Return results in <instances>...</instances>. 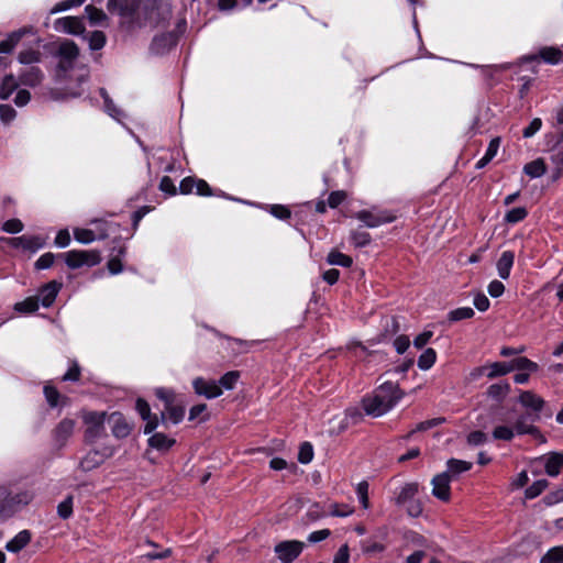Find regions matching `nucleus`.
<instances>
[{
  "instance_id": "f257e3e1",
  "label": "nucleus",
  "mask_w": 563,
  "mask_h": 563,
  "mask_svg": "<svg viewBox=\"0 0 563 563\" xmlns=\"http://www.w3.org/2000/svg\"><path fill=\"white\" fill-rule=\"evenodd\" d=\"M402 396V391L396 384L385 382L372 395L363 398L362 406L366 415L377 418L393 409Z\"/></svg>"
},
{
  "instance_id": "f03ea898",
  "label": "nucleus",
  "mask_w": 563,
  "mask_h": 563,
  "mask_svg": "<svg viewBox=\"0 0 563 563\" xmlns=\"http://www.w3.org/2000/svg\"><path fill=\"white\" fill-rule=\"evenodd\" d=\"M34 498L33 492L22 489L13 493L7 485H0V516L12 517Z\"/></svg>"
},
{
  "instance_id": "7ed1b4c3",
  "label": "nucleus",
  "mask_w": 563,
  "mask_h": 563,
  "mask_svg": "<svg viewBox=\"0 0 563 563\" xmlns=\"http://www.w3.org/2000/svg\"><path fill=\"white\" fill-rule=\"evenodd\" d=\"M62 256L70 269L92 267L101 262V254L97 250H71Z\"/></svg>"
},
{
  "instance_id": "20e7f679",
  "label": "nucleus",
  "mask_w": 563,
  "mask_h": 563,
  "mask_svg": "<svg viewBox=\"0 0 563 563\" xmlns=\"http://www.w3.org/2000/svg\"><path fill=\"white\" fill-rule=\"evenodd\" d=\"M108 416L104 411H87L82 415V421L87 426L85 437L89 442L106 434L104 422Z\"/></svg>"
},
{
  "instance_id": "39448f33",
  "label": "nucleus",
  "mask_w": 563,
  "mask_h": 563,
  "mask_svg": "<svg viewBox=\"0 0 563 563\" xmlns=\"http://www.w3.org/2000/svg\"><path fill=\"white\" fill-rule=\"evenodd\" d=\"M57 55L59 58L57 76L63 78L67 76L68 71L74 69L79 49L73 41L66 40L59 44Z\"/></svg>"
},
{
  "instance_id": "423d86ee",
  "label": "nucleus",
  "mask_w": 563,
  "mask_h": 563,
  "mask_svg": "<svg viewBox=\"0 0 563 563\" xmlns=\"http://www.w3.org/2000/svg\"><path fill=\"white\" fill-rule=\"evenodd\" d=\"M5 243L22 252L34 254L45 245V239L42 235L24 234L16 238L4 239Z\"/></svg>"
},
{
  "instance_id": "0eeeda50",
  "label": "nucleus",
  "mask_w": 563,
  "mask_h": 563,
  "mask_svg": "<svg viewBox=\"0 0 563 563\" xmlns=\"http://www.w3.org/2000/svg\"><path fill=\"white\" fill-rule=\"evenodd\" d=\"M115 450L111 445H102L90 450L80 461V467L84 471H91L114 454Z\"/></svg>"
},
{
  "instance_id": "6e6552de",
  "label": "nucleus",
  "mask_w": 563,
  "mask_h": 563,
  "mask_svg": "<svg viewBox=\"0 0 563 563\" xmlns=\"http://www.w3.org/2000/svg\"><path fill=\"white\" fill-rule=\"evenodd\" d=\"M303 542L297 540L282 541L275 545V553L283 563H291L303 550Z\"/></svg>"
},
{
  "instance_id": "1a4fd4ad",
  "label": "nucleus",
  "mask_w": 563,
  "mask_h": 563,
  "mask_svg": "<svg viewBox=\"0 0 563 563\" xmlns=\"http://www.w3.org/2000/svg\"><path fill=\"white\" fill-rule=\"evenodd\" d=\"M169 14L170 12L167 7L158 4L154 0L153 2L144 7V22H141L140 26H157L161 22L165 21L169 16Z\"/></svg>"
},
{
  "instance_id": "9d476101",
  "label": "nucleus",
  "mask_w": 563,
  "mask_h": 563,
  "mask_svg": "<svg viewBox=\"0 0 563 563\" xmlns=\"http://www.w3.org/2000/svg\"><path fill=\"white\" fill-rule=\"evenodd\" d=\"M355 218L368 228H377L382 224L393 222L395 216L387 211L361 210L355 213Z\"/></svg>"
},
{
  "instance_id": "9b49d317",
  "label": "nucleus",
  "mask_w": 563,
  "mask_h": 563,
  "mask_svg": "<svg viewBox=\"0 0 563 563\" xmlns=\"http://www.w3.org/2000/svg\"><path fill=\"white\" fill-rule=\"evenodd\" d=\"M177 44V35L174 32L162 33L154 36L150 45L153 55H165Z\"/></svg>"
},
{
  "instance_id": "f8f14e48",
  "label": "nucleus",
  "mask_w": 563,
  "mask_h": 563,
  "mask_svg": "<svg viewBox=\"0 0 563 563\" xmlns=\"http://www.w3.org/2000/svg\"><path fill=\"white\" fill-rule=\"evenodd\" d=\"M54 29L57 32L80 35L85 32V25L80 18L64 16L59 18L54 23Z\"/></svg>"
},
{
  "instance_id": "ddd939ff",
  "label": "nucleus",
  "mask_w": 563,
  "mask_h": 563,
  "mask_svg": "<svg viewBox=\"0 0 563 563\" xmlns=\"http://www.w3.org/2000/svg\"><path fill=\"white\" fill-rule=\"evenodd\" d=\"M192 387L197 395L203 396L208 399L217 398L222 394V389L216 380H208L202 377L195 378Z\"/></svg>"
},
{
  "instance_id": "4468645a",
  "label": "nucleus",
  "mask_w": 563,
  "mask_h": 563,
  "mask_svg": "<svg viewBox=\"0 0 563 563\" xmlns=\"http://www.w3.org/2000/svg\"><path fill=\"white\" fill-rule=\"evenodd\" d=\"M451 477L448 473H441L432 478V495L442 500L449 501L451 497Z\"/></svg>"
},
{
  "instance_id": "2eb2a0df",
  "label": "nucleus",
  "mask_w": 563,
  "mask_h": 563,
  "mask_svg": "<svg viewBox=\"0 0 563 563\" xmlns=\"http://www.w3.org/2000/svg\"><path fill=\"white\" fill-rule=\"evenodd\" d=\"M540 418L537 417V413H529L525 412L521 413L515 421L514 428L517 432V435H523V434H536L539 432L538 428L534 427V423Z\"/></svg>"
},
{
  "instance_id": "dca6fc26",
  "label": "nucleus",
  "mask_w": 563,
  "mask_h": 563,
  "mask_svg": "<svg viewBox=\"0 0 563 563\" xmlns=\"http://www.w3.org/2000/svg\"><path fill=\"white\" fill-rule=\"evenodd\" d=\"M549 159L552 164L551 180L556 181L563 175V140L559 141L551 150Z\"/></svg>"
},
{
  "instance_id": "f3484780",
  "label": "nucleus",
  "mask_w": 563,
  "mask_h": 563,
  "mask_svg": "<svg viewBox=\"0 0 563 563\" xmlns=\"http://www.w3.org/2000/svg\"><path fill=\"white\" fill-rule=\"evenodd\" d=\"M108 423L112 434L118 439H124L131 433L132 427L121 412H112L108 416Z\"/></svg>"
},
{
  "instance_id": "a211bd4d",
  "label": "nucleus",
  "mask_w": 563,
  "mask_h": 563,
  "mask_svg": "<svg viewBox=\"0 0 563 563\" xmlns=\"http://www.w3.org/2000/svg\"><path fill=\"white\" fill-rule=\"evenodd\" d=\"M519 402L527 409L529 413H537L540 418V412L544 406V400L530 390L521 391L519 395Z\"/></svg>"
},
{
  "instance_id": "6ab92c4d",
  "label": "nucleus",
  "mask_w": 563,
  "mask_h": 563,
  "mask_svg": "<svg viewBox=\"0 0 563 563\" xmlns=\"http://www.w3.org/2000/svg\"><path fill=\"white\" fill-rule=\"evenodd\" d=\"M544 463L545 473L551 477H556L563 468V453L551 452L539 457Z\"/></svg>"
},
{
  "instance_id": "aec40b11",
  "label": "nucleus",
  "mask_w": 563,
  "mask_h": 563,
  "mask_svg": "<svg viewBox=\"0 0 563 563\" xmlns=\"http://www.w3.org/2000/svg\"><path fill=\"white\" fill-rule=\"evenodd\" d=\"M136 410L142 419L146 422L144 427V433L148 434L153 432L158 426V418L156 415L151 413L150 405L143 399H137Z\"/></svg>"
},
{
  "instance_id": "412c9836",
  "label": "nucleus",
  "mask_w": 563,
  "mask_h": 563,
  "mask_svg": "<svg viewBox=\"0 0 563 563\" xmlns=\"http://www.w3.org/2000/svg\"><path fill=\"white\" fill-rule=\"evenodd\" d=\"M26 34H34L33 27H22L18 31L12 32L7 38L0 42V53L9 54L16 46L20 40Z\"/></svg>"
},
{
  "instance_id": "4be33fe9",
  "label": "nucleus",
  "mask_w": 563,
  "mask_h": 563,
  "mask_svg": "<svg viewBox=\"0 0 563 563\" xmlns=\"http://www.w3.org/2000/svg\"><path fill=\"white\" fill-rule=\"evenodd\" d=\"M62 288V284L53 280L44 285L38 292V298L43 307L48 308L55 301L59 290Z\"/></svg>"
},
{
  "instance_id": "5701e85b",
  "label": "nucleus",
  "mask_w": 563,
  "mask_h": 563,
  "mask_svg": "<svg viewBox=\"0 0 563 563\" xmlns=\"http://www.w3.org/2000/svg\"><path fill=\"white\" fill-rule=\"evenodd\" d=\"M515 262V254L512 251H504L497 261L496 267L498 276L501 279H508Z\"/></svg>"
},
{
  "instance_id": "b1692460",
  "label": "nucleus",
  "mask_w": 563,
  "mask_h": 563,
  "mask_svg": "<svg viewBox=\"0 0 563 563\" xmlns=\"http://www.w3.org/2000/svg\"><path fill=\"white\" fill-rule=\"evenodd\" d=\"M74 238L77 242L81 244H89L96 240H103L104 232L103 231H95L91 229L85 228H75L74 229Z\"/></svg>"
},
{
  "instance_id": "393cba45",
  "label": "nucleus",
  "mask_w": 563,
  "mask_h": 563,
  "mask_svg": "<svg viewBox=\"0 0 563 563\" xmlns=\"http://www.w3.org/2000/svg\"><path fill=\"white\" fill-rule=\"evenodd\" d=\"M99 91H100V96L103 98L104 111L112 119H114L119 123H122L123 119L126 118V114L113 103V101L111 100V98L109 97V95L104 88H100Z\"/></svg>"
},
{
  "instance_id": "a878e982",
  "label": "nucleus",
  "mask_w": 563,
  "mask_h": 563,
  "mask_svg": "<svg viewBox=\"0 0 563 563\" xmlns=\"http://www.w3.org/2000/svg\"><path fill=\"white\" fill-rule=\"evenodd\" d=\"M31 541V533L29 530H22L20 531L13 539H11L7 545L5 549L9 552L18 553L23 548H25L29 542Z\"/></svg>"
},
{
  "instance_id": "bb28decb",
  "label": "nucleus",
  "mask_w": 563,
  "mask_h": 563,
  "mask_svg": "<svg viewBox=\"0 0 563 563\" xmlns=\"http://www.w3.org/2000/svg\"><path fill=\"white\" fill-rule=\"evenodd\" d=\"M176 443L175 439L167 437L164 433H154L148 439V445L158 451H167Z\"/></svg>"
},
{
  "instance_id": "cd10ccee",
  "label": "nucleus",
  "mask_w": 563,
  "mask_h": 563,
  "mask_svg": "<svg viewBox=\"0 0 563 563\" xmlns=\"http://www.w3.org/2000/svg\"><path fill=\"white\" fill-rule=\"evenodd\" d=\"M523 173L530 178H539L547 173V164L543 158H537L523 166Z\"/></svg>"
},
{
  "instance_id": "c85d7f7f",
  "label": "nucleus",
  "mask_w": 563,
  "mask_h": 563,
  "mask_svg": "<svg viewBox=\"0 0 563 563\" xmlns=\"http://www.w3.org/2000/svg\"><path fill=\"white\" fill-rule=\"evenodd\" d=\"M75 421L71 419L62 420L55 429V439L64 443L74 432Z\"/></svg>"
},
{
  "instance_id": "c756f323",
  "label": "nucleus",
  "mask_w": 563,
  "mask_h": 563,
  "mask_svg": "<svg viewBox=\"0 0 563 563\" xmlns=\"http://www.w3.org/2000/svg\"><path fill=\"white\" fill-rule=\"evenodd\" d=\"M185 416V409L180 405H176L175 402L164 407L162 412V418L169 420L172 423H179Z\"/></svg>"
},
{
  "instance_id": "7c9ffc66",
  "label": "nucleus",
  "mask_w": 563,
  "mask_h": 563,
  "mask_svg": "<svg viewBox=\"0 0 563 563\" xmlns=\"http://www.w3.org/2000/svg\"><path fill=\"white\" fill-rule=\"evenodd\" d=\"M124 255H125V247H123V246H120L118 250H115V249L112 250L111 256L107 264L110 274L117 275L122 272L123 266H122L121 258Z\"/></svg>"
},
{
  "instance_id": "2f4dec72",
  "label": "nucleus",
  "mask_w": 563,
  "mask_h": 563,
  "mask_svg": "<svg viewBox=\"0 0 563 563\" xmlns=\"http://www.w3.org/2000/svg\"><path fill=\"white\" fill-rule=\"evenodd\" d=\"M43 79L42 71L36 67H31L20 75V84L29 87H35Z\"/></svg>"
},
{
  "instance_id": "473e14b6",
  "label": "nucleus",
  "mask_w": 563,
  "mask_h": 563,
  "mask_svg": "<svg viewBox=\"0 0 563 563\" xmlns=\"http://www.w3.org/2000/svg\"><path fill=\"white\" fill-rule=\"evenodd\" d=\"M418 493V484L409 483L401 487L399 494L396 497V503L398 505H406L407 503L413 500L416 494Z\"/></svg>"
},
{
  "instance_id": "72a5a7b5",
  "label": "nucleus",
  "mask_w": 563,
  "mask_h": 563,
  "mask_svg": "<svg viewBox=\"0 0 563 563\" xmlns=\"http://www.w3.org/2000/svg\"><path fill=\"white\" fill-rule=\"evenodd\" d=\"M20 81L14 76L8 75L3 78L0 87V99L7 100L18 89Z\"/></svg>"
},
{
  "instance_id": "f704fd0d",
  "label": "nucleus",
  "mask_w": 563,
  "mask_h": 563,
  "mask_svg": "<svg viewBox=\"0 0 563 563\" xmlns=\"http://www.w3.org/2000/svg\"><path fill=\"white\" fill-rule=\"evenodd\" d=\"M437 361L435 350L428 347L418 357L417 365L421 371L430 369Z\"/></svg>"
},
{
  "instance_id": "c9c22d12",
  "label": "nucleus",
  "mask_w": 563,
  "mask_h": 563,
  "mask_svg": "<svg viewBox=\"0 0 563 563\" xmlns=\"http://www.w3.org/2000/svg\"><path fill=\"white\" fill-rule=\"evenodd\" d=\"M446 465H448V470L444 473H448L450 476L451 475L457 476L461 473L467 472L472 467L471 462L456 460V459L449 460Z\"/></svg>"
},
{
  "instance_id": "e433bc0d",
  "label": "nucleus",
  "mask_w": 563,
  "mask_h": 563,
  "mask_svg": "<svg viewBox=\"0 0 563 563\" xmlns=\"http://www.w3.org/2000/svg\"><path fill=\"white\" fill-rule=\"evenodd\" d=\"M327 263L329 265H338L342 267H350L353 263L352 257L345 255L339 251H331L327 256Z\"/></svg>"
},
{
  "instance_id": "4c0bfd02",
  "label": "nucleus",
  "mask_w": 563,
  "mask_h": 563,
  "mask_svg": "<svg viewBox=\"0 0 563 563\" xmlns=\"http://www.w3.org/2000/svg\"><path fill=\"white\" fill-rule=\"evenodd\" d=\"M540 57L549 64L555 65L563 62V53L559 48L544 47L540 51Z\"/></svg>"
},
{
  "instance_id": "58836bf2",
  "label": "nucleus",
  "mask_w": 563,
  "mask_h": 563,
  "mask_svg": "<svg viewBox=\"0 0 563 563\" xmlns=\"http://www.w3.org/2000/svg\"><path fill=\"white\" fill-rule=\"evenodd\" d=\"M528 216V210L525 207H517L508 210L504 217V221L508 224H516L523 221Z\"/></svg>"
},
{
  "instance_id": "ea45409f",
  "label": "nucleus",
  "mask_w": 563,
  "mask_h": 563,
  "mask_svg": "<svg viewBox=\"0 0 563 563\" xmlns=\"http://www.w3.org/2000/svg\"><path fill=\"white\" fill-rule=\"evenodd\" d=\"M515 435H517V432L514 426L500 424L495 427L493 430V438L495 440L511 441Z\"/></svg>"
},
{
  "instance_id": "a19ab883",
  "label": "nucleus",
  "mask_w": 563,
  "mask_h": 563,
  "mask_svg": "<svg viewBox=\"0 0 563 563\" xmlns=\"http://www.w3.org/2000/svg\"><path fill=\"white\" fill-rule=\"evenodd\" d=\"M539 563H563V545L549 549Z\"/></svg>"
},
{
  "instance_id": "79ce46f5",
  "label": "nucleus",
  "mask_w": 563,
  "mask_h": 563,
  "mask_svg": "<svg viewBox=\"0 0 563 563\" xmlns=\"http://www.w3.org/2000/svg\"><path fill=\"white\" fill-rule=\"evenodd\" d=\"M38 309V299L36 297H27L14 305V310L20 313H32Z\"/></svg>"
},
{
  "instance_id": "37998d69",
  "label": "nucleus",
  "mask_w": 563,
  "mask_h": 563,
  "mask_svg": "<svg viewBox=\"0 0 563 563\" xmlns=\"http://www.w3.org/2000/svg\"><path fill=\"white\" fill-rule=\"evenodd\" d=\"M329 516L345 518L354 514V507L349 504L333 503L329 506Z\"/></svg>"
},
{
  "instance_id": "c03bdc74",
  "label": "nucleus",
  "mask_w": 563,
  "mask_h": 563,
  "mask_svg": "<svg viewBox=\"0 0 563 563\" xmlns=\"http://www.w3.org/2000/svg\"><path fill=\"white\" fill-rule=\"evenodd\" d=\"M511 371H527V372H537L539 366L536 362L527 358V357H517L510 362Z\"/></svg>"
},
{
  "instance_id": "a18cd8bd",
  "label": "nucleus",
  "mask_w": 563,
  "mask_h": 563,
  "mask_svg": "<svg viewBox=\"0 0 563 563\" xmlns=\"http://www.w3.org/2000/svg\"><path fill=\"white\" fill-rule=\"evenodd\" d=\"M44 395L48 405L53 408L63 405V400L66 399L65 397H62L58 390L52 385L44 386Z\"/></svg>"
},
{
  "instance_id": "49530a36",
  "label": "nucleus",
  "mask_w": 563,
  "mask_h": 563,
  "mask_svg": "<svg viewBox=\"0 0 563 563\" xmlns=\"http://www.w3.org/2000/svg\"><path fill=\"white\" fill-rule=\"evenodd\" d=\"M489 372L487 373L488 378H495L497 376L506 375L511 371L510 362H496L488 366Z\"/></svg>"
},
{
  "instance_id": "de8ad7c7",
  "label": "nucleus",
  "mask_w": 563,
  "mask_h": 563,
  "mask_svg": "<svg viewBox=\"0 0 563 563\" xmlns=\"http://www.w3.org/2000/svg\"><path fill=\"white\" fill-rule=\"evenodd\" d=\"M85 12L87 14L89 22L92 25L102 24L107 20L106 13L93 5H87L85 8Z\"/></svg>"
},
{
  "instance_id": "09e8293b",
  "label": "nucleus",
  "mask_w": 563,
  "mask_h": 563,
  "mask_svg": "<svg viewBox=\"0 0 563 563\" xmlns=\"http://www.w3.org/2000/svg\"><path fill=\"white\" fill-rule=\"evenodd\" d=\"M549 483L547 479H538L532 485L526 488L525 496L527 499H533L542 494L548 487Z\"/></svg>"
},
{
  "instance_id": "8fccbe9b",
  "label": "nucleus",
  "mask_w": 563,
  "mask_h": 563,
  "mask_svg": "<svg viewBox=\"0 0 563 563\" xmlns=\"http://www.w3.org/2000/svg\"><path fill=\"white\" fill-rule=\"evenodd\" d=\"M368 488L369 485L366 481L360 482L355 488L357 499L364 509L369 508Z\"/></svg>"
},
{
  "instance_id": "3c124183",
  "label": "nucleus",
  "mask_w": 563,
  "mask_h": 563,
  "mask_svg": "<svg viewBox=\"0 0 563 563\" xmlns=\"http://www.w3.org/2000/svg\"><path fill=\"white\" fill-rule=\"evenodd\" d=\"M474 310L471 307L456 308L449 312V320L456 322L465 319H471L474 316Z\"/></svg>"
},
{
  "instance_id": "603ef678",
  "label": "nucleus",
  "mask_w": 563,
  "mask_h": 563,
  "mask_svg": "<svg viewBox=\"0 0 563 563\" xmlns=\"http://www.w3.org/2000/svg\"><path fill=\"white\" fill-rule=\"evenodd\" d=\"M239 378H240V373L236 371H231V372L225 373L220 378L218 385L221 387V389L222 388L232 389L235 386Z\"/></svg>"
},
{
  "instance_id": "864d4df0",
  "label": "nucleus",
  "mask_w": 563,
  "mask_h": 563,
  "mask_svg": "<svg viewBox=\"0 0 563 563\" xmlns=\"http://www.w3.org/2000/svg\"><path fill=\"white\" fill-rule=\"evenodd\" d=\"M89 47L92 51L101 49L106 45V35L101 31H93L89 37Z\"/></svg>"
},
{
  "instance_id": "5fc2aeb1",
  "label": "nucleus",
  "mask_w": 563,
  "mask_h": 563,
  "mask_svg": "<svg viewBox=\"0 0 563 563\" xmlns=\"http://www.w3.org/2000/svg\"><path fill=\"white\" fill-rule=\"evenodd\" d=\"M313 459V448L309 442H303L299 448L298 461L301 464H308Z\"/></svg>"
},
{
  "instance_id": "6e6d98bb",
  "label": "nucleus",
  "mask_w": 563,
  "mask_h": 563,
  "mask_svg": "<svg viewBox=\"0 0 563 563\" xmlns=\"http://www.w3.org/2000/svg\"><path fill=\"white\" fill-rule=\"evenodd\" d=\"M40 60V52L33 48L24 49L19 54V62L21 64H33Z\"/></svg>"
},
{
  "instance_id": "4d7b16f0",
  "label": "nucleus",
  "mask_w": 563,
  "mask_h": 563,
  "mask_svg": "<svg viewBox=\"0 0 563 563\" xmlns=\"http://www.w3.org/2000/svg\"><path fill=\"white\" fill-rule=\"evenodd\" d=\"M351 241L355 247H363L369 244L371 235L365 231H354L351 233Z\"/></svg>"
},
{
  "instance_id": "13d9d810",
  "label": "nucleus",
  "mask_w": 563,
  "mask_h": 563,
  "mask_svg": "<svg viewBox=\"0 0 563 563\" xmlns=\"http://www.w3.org/2000/svg\"><path fill=\"white\" fill-rule=\"evenodd\" d=\"M509 390L508 384H494L489 386L487 394L489 397L494 399H501L504 398Z\"/></svg>"
},
{
  "instance_id": "bf43d9fd",
  "label": "nucleus",
  "mask_w": 563,
  "mask_h": 563,
  "mask_svg": "<svg viewBox=\"0 0 563 563\" xmlns=\"http://www.w3.org/2000/svg\"><path fill=\"white\" fill-rule=\"evenodd\" d=\"M84 2H85V0H65V1H60V2L56 3L51 9L49 12H51V14H55V13H58V12H62V11L69 10L71 8H74V7H79Z\"/></svg>"
},
{
  "instance_id": "052dcab7",
  "label": "nucleus",
  "mask_w": 563,
  "mask_h": 563,
  "mask_svg": "<svg viewBox=\"0 0 563 563\" xmlns=\"http://www.w3.org/2000/svg\"><path fill=\"white\" fill-rule=\"evenodd\" d=\"M54 261H55V255L53 253L48 252V253L41 255L36 260L34 266L37 271L47 269L54 264Z\"/></svg>"
},
{
  "instance_id": "680f3d73",
  "label": "nucleus",
  "mask_w": 563,
  "mask_h": 563,
  "mask_svg": "<svg viewBox=\"0 0 563 563\" xmlns=\"http://www.w3.org/2000/svg\"><path fill=\"white\" fill-rule=\"evenodd\" d=\"M57 512L60 518L67 519L73 514V497L69 496L57 506Z\"/></svg>"
},
{
  "instance_id": "e2e57ef3",
  "label": "nucleus",
  "mask_w": 563,
  "mask_h": 563,
  "mask_svg": "<svg viewBox=\"0 0 563 563\" xmlns=\"http://www.w3.org/2000/svg\"><path fill=\"white\" fill-rule=\"evenodd\" d=\"M16 117V111L10 104H0V119L2 123L9 124Z\"/></svg>"
},
{
  "instance_id": "0e129e2a",
  "label": "nucleus",
  "mask_w": 563,
  "mask_h": 563,
  "mask_svg": "<svg viewBox=\"0 0 563 563\" xmlns=\"http://www.w3.org/2000/svg\"><path fill=\"white\" fill-rule=\"evenodd\" d=\"M158 399L164 401V407L172 405L175 402V393L168 388H157L155 391Z\"/></svg>"
},
{
  "instance_id": "69168bd1",
  "label": "nucleus",
  "mask_w": 563,
  "mask_h": 563,
  "mask_svg": "<svg viewBox=\"0 0 563 563\" xmlns=\"http://www.w3.org/2000/svg\"><path fill=\"white\" fill-rule=\"evenodd\" d=\"M2 230L15 234L23 230V223L19 219H10L3 223Z\"/></svg>"
},
{
  "instance_id": "338daca9",
  "label": "nucleus",
  "mask_w": 563,
  "mask_h": 563,
  "mask_svg": "<svg viewBox=\"0 0 563 563\" xmlns=\"http://www.w3.org/2000/svg\"><path fill=\"white\" fill-rule=\"evenodd\" d=\"M432 336H433V331L424 330L423 332H421L420 334H418L415 338L413 346L416 349H422L423 346H426L430 342Z\"/></svg>"
},
{
  "instance_id": "774afa93",
  "label": "nucleus",
  "mask_w": 563,
  "mask_h": 563,
  "mask_svg": "<svg viewBox=\"0 0 563 563\" xmlns=\"http://www.w3.org/2000/svg\"><path fill=\"white\" fill-rule=\"evenodd\" d=\"M350 561V548L345 543L341 545L333 558L332 563H349Z\"/></svg>"
}]
</instances>
